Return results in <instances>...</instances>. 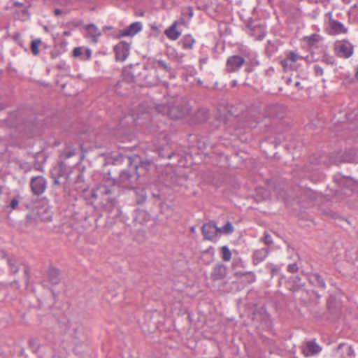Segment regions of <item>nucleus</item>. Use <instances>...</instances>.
I'll return each mask as SVG.
<instances>
[{"label":"nucleus","mask_w":358,"mask_h":358,"mask_svg":"<svg viewBox=\"0 0 358 358\" xmlns=\"http://www.w3.org/2000/svg\"><path fill=\"white\" fill-rule=\"evenodd\" d=\"M118 191L119 188L114 181L108 180L94 189L92 192V197L95 199L104 209L108 211L117 209L119 212L117 200Z\"/></svg>","instance_id":"1"},{"label":"nucleus","mask_w":358,"mask_h":358,"mask_svg":"<svg viewBox=\"0 0 358 358\" xmlns=\"http://www.w3.org/2000/svg\"><path fill=\"white\" fill-rule=\"evenodd\" d=\"M155 110L163 115H166L173 120L181 119L189 113V107L187 103L182 98L171 100L166 104H157Z\"/></svg>","instance_id":"2"},{"label":"nucleus","mask_w":358,"mask_h":358,"mask_svg":"<svg viewBox=\"0 0 358 358\" xmlns=\"http://www.w3.org/2000/svg\"><path fill=\"white\" fill-rule=\"evenodd\" d=\"M140 173H143L136 171L132 165L129 164V167L120 173L118 182L125 188L134 189L137 185Z\"/></svg>","instance_id":"3"},{"label":"nucleus","mask_w":358,"mask_h":358,"mask_svg":"<svg viewBox=\"0 0 358 358\" xmlns=\"http://www.w3.org/2000/svg\"><path fill=\"white\" fill-rule=\"evenodd\" d=\"M145 70V66L140 63L130 64L123 69L122 76L127 83H136L141 79V74Z\"/></svg>","instance_id":"4"},{"label":"nucleus","mask_w":358,"mask_h":358,"mask_svg":"<svg viewBox=\"0 0 358 358\" xmlns=\"http://www.w3.org/2000/svg\"><path fill=\"white\" fill-rule=\"evenodd\" d=\"M128 164L132 165L134 169L138 172H142L141 175L145 174L153 164L150 159H143L139 155H134L127 158Z\"/></svg>","instance_id":"5"},{"label":"nucleus","mask_w":358,"mask_h":358,"mask_svg":"<svg viewBox=\"0 0 358 358\" xmlns=\"http://www.w3.org/2000/svg\"><path fill=\"white\" fill-rule=\"evenodd\" d=\"M245 59L239 55H234L227 57L225 64V71L231 73H237L245 64Z\"/></svg>","instance_id":"6"},{"label":"nucleus","mask_w":358,"mask_h":358,"mask_svg":"<svg viewBox=\"0 0 358 358\" xmlns=\"http://www.w3.org/2000/svg\"><path fill=\"white\" fill-rule=\"evenodd\" d=\"M30 187L33 194L41 196L46 189L47 180L41 176L33 177L30 181Z\"/></svg>","instance_id":"7"},{"label":"nucleus","mask_w":358,"mask_h":358,"mask_svg":"<svg viewBox=\"0 0 358 358\" xmlns=\"http://www.w3.org/2000/svg\"><path fill=\"white\" fill-rule=\"evenodd\" d=\"M113 50L115 55V60L124 62L129 55L130 44L122 41L114 46Z\"/></svg>","instance_id":"8"},{"label":"nucleus","mask_w":358,"mask_h":358,"mask_svg":"<svg viewBox=\"0 0 358 358\" xmlns=\"http://www.w3.org/2000/svg\"><path fill=\"white\" fill-rule=\"evenodd\" d=\"M334 180L339 187L346 188L351 192L355 191L358 186L357 181L350 177H345L341 174L335 176Z\"/></svg>","instance_id":"9"},{"label":"nucleus","mask_w":358,"mask_h":358,"mask_svg":"<svg viewBox=\"0 0 358 358\" xmlns=\"http://www.w3.org/2000/svg\"><path fill=\"white\" fill-rule=\"evenodd\" d=\"M203 239L213 241L218 234V227L215 222H209L203 224L201 227Z\"/></svg>","instance_id":"10"},{"label":"nucleus","mask_w":358,"mask_h":358,"mask_svg":"<svg viewBox=\"0 0 358 358\" xmlns=\"http://www.w3.org/2000/svg\"><path fill=\"white\" fill-rule=\"evenodd\" d=\"M306 278L308 282L314 287H318L324 290L327 288V285L322 275L316 272H309L306 273Z\"/></svg>","instance_id":"11"},{"label":"nucleus","mask_w":358,"mask_h":358,"mask_svg":"<svg viewBox=\"0 0 358 358\" xmlns=\"http://www.w3.org/2000/svg\"><path fill=\"white\" fill-rule=\"evenodd\" d=\"M336 49L340 57L349 58L353 53V45L346 41L336 44Z\"/></svg>","instance_id":"12"},{"label":"nucleus","mask_w":358,"mask_h":358,"mask_svg":"<svg viewBox=\"0 0 358 358\" xmlns=\"http://www.w3.org/2000/svg\"><path fill=\"white\" fill-rule=\"evenodd\" d=\"M143 29V24L141 22H135L127 27L125 29L119 31L120 37L134 36Z\"/></svg>","instance_id":"13"},{"label":"nucleus","mask_w":358,"mask_h":358,"mask_svg":"<svg viewBox=\"0 0 358 358\" xmlns=\"http://www.w3.org/2000/svg\"><path fill=\"white\" fill-rule=\"evenodd\" d=\"M68 334L75 340L81 341L83 338V328L80 323L69 322Z\"/></svg>","instance_id":"14"},{"label":"nucleus","mask_w":358,"mask_h":358,"mask_svg":"<svg viewBox=\"0 0 358 358\" xmlns=\"http://www.w3.org/2000/svg\"><path fill=\"white\" fill-rule=\"evenodd\" d=\"M321 350V347L316 343L315 340L306 342V345L302 350L303 354L306 357L317 355L320 352Z\"/></svg>","instance_id":"15"},{"label":"nucleus","mask_w":358,"mask_h":358,"mask_svg":"<svg viewBox=\"0 0 358 358\" xmlns=\"http://www.w3.org/2000/svg\"><path fill=\"white\" fill-rule=\"evenodd\" d=\"M287 287L292 292L299 291L304 285L302 278L299 275L291 276L286 282Z\"/></svg>","instance_id":"16"},{"label":"nucleus","mask_w":358,"mask_h":358,"mask_svg":"<svg viewBox=\"0 0 358 358\" xmlns=\"http://www.w3.org/2000/svg\"><path fill=\"white\" fill-rule=\"evenodd\" d=\"M248 28L252 31V34L259 41L262 40L266 35L265 26L261 24H256L253 22L248 24Z\"/></svg>","instance_id":"17"},{"label":"nucleus","mask_w":358,"mask_h":358,"mask_svg":"<svg viewBox=\"0 0 358 358\" xmlns=\"http://www.w3.org/2000/svg\"><path fill=\"white\" fill-rule=\"evenodd\" d=\"M227 275V267L223 264H218L215 266L211 273L210 278L214 280H219L224 278Z\"/></svg>","instance_id":"18"},{"label":"nucleus","mask_w":358,"mask_h":358,"mask_svg":"<svg viewBox=\"0 0 358 358\" xmlns=\"http://www.w3.org/2000/svg\"><path fill=\"white\" fill-rule=\"evenodd\" d=\"M269 254V250L268 248H261L255 250L252 255V264L256 266L260 262L264 261Z\"/></svg>","instance_id":"19"},{"label":"nucleus","mask_w":358,"mask_h":358,"mask_svg":"<svg viewBox=\"0 0 358 358\" xmlns=\"http://www.w3.org/2000/svg\"><path fill=\"white\" fill-rule=\"evenodd\" d=\"M157 152L159 157L162 159H172L173 158L179 159L180 157L179 155L173 151L169 145L162 148H159L157 149ZM177 160L178 161V159Z\"/></svg>","instance_id":"20"},{"label":"nucleus","mask_w":358,"mask_h":358,"mask_svg":"<svg viewBox=\"0 0 358 358\" xmlns=\"http://www.w3.org/2000/svg\"><path fill=\"white\" fill-rule=\"evenodd\" d=\"M329 28L331 34H346L348 31V29L342 22L335 20H329Z\"/></svg>","instance_id":"21"},{"label":"nucleus","mask_w":358,"mask_h":358,"mask_svg":"<svg viewBox=\"0 0 358 358\" xmlns=\"http://www.w3.org/2000/svg\"><path fill=\"white\" fill-rule=\"evenodd\" d=\"M322 38L317 34L303 37V41L306 43L310 49H317L320 46Z\"/></svg>","instance_id":"22"},{"label":"nucleus","mask_w":358,"mask_h":358,"mask_svg":"<svg viewBox=\"0 0 358 358\" xmlns=\"http://www.w3.org/2000/svg\"><path fill=\"white\" fill-rule=\"evenodd\" d=\"M338 352L342 358H352L355 355V352L352 346L348 345L345 343H341L338 345Z\"/></svg>","instance_id":"23"},{"label":"nucleus","mask_w":358,"mask_h":358,"mask_svg":"<svg viewBox=\"0 0 358 358\" xmlns=\"http://www.w3.org/2000/svg\"><path fill=\"white\" fill-rule=\"evenodd\" d=\"M49 281L52 285H58L60 282V271L56 267H50L47 273Z\"/></svg>","instance_id":"24"},{"label":"nucleus","mask_w":358,"mask_h":358,"mask_svg":"<svg viewBox=\"0 0 358 358\" xmlns=\"http://www.w3.org/2000/svg\"><path fill=\"white\" fill-rule=\"evenodd\" d=\"M86 30L88 36L92 38V41L96 43L98 38L101 36L99 29L94 24H90L86 26Z\"/></svg>","instance_id":"25"},{"label":"nucleus","mask_w":358,"mask_h":358,"mask_svg":"<svg viewBox=\"0 0 358 358\" xmlns=\"http://www.w3.org/2000/svg\"><path fill=\"white\" fill-rule=\"evenodd\" d=\"M177 22H174L173 24L169 27V29L165 30L166 36L171 40L175 41L177 40L180 36V32L178 31L176 29Z\"/></svg>","instance_id":"26"},{"label":"nucleus","mask_w":358,"mask_h":358,"mask_svg":"<svg viewBox=\"0 0 358 358\" xmlns=\"http://www.w3.org/2000/svg\"><path fill=\"white\" fill-rule=\"evenodd\" d=\"M7 264L10 268V272L13 274H16L19 271V261L18 259L14 257H6Z\"/></svg>","instance_id":"27"},{"label":"nucleus","mask_w":358,"mask_h":358,"mask_svg":"<svg viewBox=\"0 0 358 358\" xmlns=\"http://www.w3.org/2000/svg\"><path fill=\"white\" fill-rule=\"evenodd\" d=\"M194 39L189 34L185 35L179 42L183 49L191 50L194 43Z\"/></svg>","instance_id":"28"},{"label":"nucleus","mask_w":358,"mask_h":358,"mask_svg":"<svg viewBox=\"0 0 358 358\" xmlns=\"http://www.w3.org/2000/svg\"><path fill=\"white\" fill-rule=\"evenodd\" d=\"M234 231V227L230 221H227V223L222 227H218V234L229 235Z\"/></svg>","instance_id":"29"},{"label":"nucleus","mask_w":358,"mask_h":358,"mask_svg":"<svg viewBox=\"0 0 358 358\" xmlns=\"http://www.w3.org/2000/svg\"><path fill=\"white\" fill-rule=\"evenodd\" d=\"M260 320L262 323V329H264L271 327L272 322L270 315L266 312H264L260 315Z\"/></svg>","instance_id":"30"},{"label":"nucleus","mask_w":358,"mask_h":358,"mask_svg":"<svg viewBox=\"0 0 358 358\" xmlns=\"http://www.w3.org/2000/svg\"><path fill=\"white\" fill-rule=\"evenodd\" d=\"M20 199L21 196L20 195H17L11 198L9 203L6 206V208H9L12 210L17 209Z\"/></svg>","instance_id":"31"},{"label":"nucleus","mask_w":358,"mask_h":358,"mask_svg":"<svg viewBox=\"0 0 358 358\" xmlns=\"http://www.w3.org/2000/svg\"><path fill=\"white\" fill-rule=\"evenodd\" d=\"M222 258L224 262H229L231 258V252L227 245H224L221 248Z\"/></svg>","instance_id":"32"},{"label":"nucleus","mask_w":358,"mask_h":358,"mask_svg":"<svg viewBox=\"0 0 358 358\" xmlns=\"http://www.w3.org/2000/svg\"><path fill=\"white\" fill-rule=\"evenodd\" d=\"M41 43V41L39 38L34 39L31 43V50L33 55H37L39 53L38 47Z\"/></svg>","instance_id":"33"},{"label":"nucleus","mask_w":358,"mask_h":358,"mask_svg":"<svg viewBox=\"0 0 358 358\" xmlns=\"http://www.w3.org/2000/svg\"><path fill=\"white\" fill-rule=\"evenodd\" d=\"M66 166L63 162H60L58 164L57 171L59 177H62V176H66V179L69 178V176L66 175Z\"/></svg>","instance_id":"34"},{"label":"nucleus","mask_w":358,"mask_h":358,"mask_svg":"<svg viewBox=\"0 0 358 358\" xmlns=\"http://www.w3.org/2000/svg\"><path fill=\"white\" fill-rule=\"evenodd\" d=\"M322 62L325 63L327 65H334L336 64V60L334 57L331 55H329L327 53H324L322 57Z\"/></svg>","instance_id":"35"},{"label":"nucleus","mask_w":358,"mask_h":358,"mask_svg":"<svg viewBox=\"0 0 358 358\" xmlns=\"http://www.w3.org/2000/svg\"><path fill=\"white\" fill-rule=\"evenodd\" d=\"M266 267L270 270L272 277L277 275L280 271V267L272 263L266 264Z\"/></svg>","instance_id":"36"},{"label":"nucleus","mask_w":358,"mask_h":358,"mask_svg":"<svg viewBox=\"0 0 358 358\" xmlns=\"http://www.w3.org/2000/svg\"><path fill=\"white\" fill-rule=\"evenodd\" d=\"M156 64L157 65V67L159 69H162L164 70L165 71L168 72L169 73H171V68L170 66H169L166 62L162 59H159L156 62Z\"/></svg>","instance_id":"37"},{"label":"nucleus","mask_w":358,"mask_h":358,"mask_svg":"<svg viewBox=\"0 0 358 358\" xmlns=\"http://www.w3.org/2000/svg\"><path fill=\"white\" fill-rule=\"evenodd\" d=\"M277 49L275 46L271 43V41H267V45L265 48V51L268 56H271L276 52Z\"/></svg>","instance_id":"38"},{"label":"nucleus","mask_w":358,"mask_h":358,"mask_svg":"<svg viewBox=\"0 0 358 358\" xmlns=\"http://www.w3.org/2000/svg\"><path fill=\"white\" fill-rule=\"evenodd\" d=\"M288 61H291L292 62H296L299 59H300V56L296 55L294 52L290 50L287 53V58Z\"/></svg>","instance_id":"39"},{"label":"nucleus","mask_w":358,"mask_h":358,"mask_svg":"<svg viewBox=\"0 0 358 358\" xmlns=\"http://www.w3.org/2000/svg\"><path fill=\"white\" fill-rule=\"evenodd\" d=\"M29 345L30 348L34 352L37 351L41 345L40 343H38V340L36 338L30 339Z\"/></svg>","instance_id":"40"},{"label":"nucleus","mask_w":358,"mask_h":358,"mask_svg":"<svg viewBox=\"0 0 358 358\" xmlns=\"http://www.w3.org/2000/svg\"><path fill=\"white\" fill-rule=\"evenodd\" d=\"M261 241L265 245H270L273 244V240L270 234L265 233L264 236L261 238Z\"/></svg>","instance_id":"41"},{"label":"nucleus","mask_w":358,"mask_h":358,"mask_svg":"<svg viewBox=\"0 0 358 358\" xmlns=\"http://www.w3.org/2000/svg\"><path fill=\"white\" fill-rule=\"evenodd\" d=\"M73 55L76 57L84 56V49L81 47H76L73 50Z\"/></svg>","instance_id":"42"},{"label":"nucleus","mask_w":358,"mask_h":358,"mask_svg":"<svg viewBox=\"0 0 358 358\" xmlns=\"http://www.w3.org/2000/svg\"><path fill=\"white\" fill-rule=\"evenodd\" d=\"M299 271V266L296 263L289 264L287 266V271L292 273H296Z\"/></svg>","instance_id":"43"},{"label":"nucleus","mask_w":358,"mask_h":358,"mask_svg":"<svg viewBox=\"0 0 358 358\" xmlns=\"http://www.w3.org/2000/svg\"><path fill=\"white\" fill-rule=\"evenodd\" d=\"M314 73L316 76H321L324 73L323 69L319 65H315L314 67Z\"/></svg>","instance_id":"44"},{"label":"nucleus","mask_w":358,"mask_h":358,"mask_svg":"<svg viewBox=\"0 0 358 358\" xmlns=\"http://www.w3.org/2000/svg\"><path fill=\"white\" fill-rule=\"evenodd\" d=\"M84 55H85V57H83V59L87 60V59H90L91 55H92L91 50L90 48L84 49Z\"/></svg>","instance_id":"45"},{"label":"nucleus","mask_w":358,"mask_h":358,"mask_svg":"<svg viewBox=\"0 0 358 358\" xmlns=\"http://www.w3.org/2000/svg\"><path fill=\"white\" fill-rule=\"evenodd\" d=\"M243 275H249L251 276V279L248 280L249 283H252L256 280V275L252 271H248L243 273Z\"/></svg>","instance_id":"46"},{"label":"nucleus","mask_w":358,"mask_h":358,"mask_svg":"<svg viewBox=\"0 0 358 358\" xmlns=\"http://www.w3.org/2000/svg\"><path fill=\"white\" fill-rule=\"evenodd\" d=\"M84 181H85V178H84L83 173H79L76 177V180L75 182H76V184L78 185L80 183H83Z\"/></svg>","instance_id":"47"},{"label":"nucleus","mask_w":358,"mask_h":358,"mask_svg":"<svg viewBox=\"0 0 358 358\" xmlns=\"http://www.w3.org/2000/svg\"><path fill=\"white\" fill-rule=\"evenodd\" d=\"M245 72L250 73L254 71L255 67L252 65H251L250 63L245 62Z\"/></svg>","instance_id":"48"},{"label":"nucleus","mask_w":358,"mask_h":358,"mask_svg":"<svg viewBox=\"0 0 358 358\" xmlns=\"http://www.w3.org/2000/svg\"><path fill=\"white\" fill-rule=\"evenodd\" d=\"M310 1L314 3H322L326 6L330 3L331 0H310Z\"/></svg>","instance_id":"49"},{"label":"nucleus","mask_w":358,"mask_h":358,"mask_svg":"<svg viewBox=\"0 0 358 358\" xmlns=\"http://www.w3.org/2000/svg\"><path fill=\"white\" fill-rule=\"evenodd\" d=\"M187 15L189 18L192 17L193 15H194V11H193V8L191 6H189L187 8Z\"/></svg>","instance_id":"50"},{"label":"nucleus","mask_w":358,"mask_h":358,"mask_svg":"<svg viewBox=\"0 0 358 358\" xmlns=\"http://www.w3.org/2000/svg\"><path fill=\"white\" fill-rule=\"evenodd\" d=\"M280 64L284 69H287L288 66V60L287 59L282 60Z\"/></svg>","instance_id":"51"},{"label":"nucleus","mask_w":358,"mask_h":358,"mask_svg":"<svg viewBox=\"0 0 358 358\" xmlns=\"http://www.w3.org/2000/svg\"><path fill=\"white\" fill-rule=\"evenodd\" d=\"M251 65H252L255 68L259 66V62L257 59H253L249 62Z\"/></svg>","instance_id":"52"},{"label":"nucleus","mask_w":358,"mask_h":358,"mask_svg":"<svg viewBox=\"0 0 358 358\" xmlns=\"http://www.w3.org/2000/svg\"><path fill=\"white\" fill-rule=\"evenodd\" d=\"M54 13L56 16L61 15L62 14V10L59 8H55L54 10Z\"/></svg>","instance_id":"53"},{"label":"nucleus","mask_w":358,"mask_h":358,"mask_svg":"<svg viewBox=\"0 0 358 358\" xmlns=\"http://www.w3.org/2000/svg\"><path fill=\"white\" fill-rule=\"evenodd\" d=\"M74 154H75V153H74V152H73V151H69V152H66V158H70V157H71L72 156H73V155H74Z\"/></svg>","instance_id":"54"},{"label":"nucleus","mask_w":358,"mask_h":358,"mask_svg":"<svg viewBox=\"0 0 358 358\" xmlns=\"http://www.w3.org/2000/svg\"><path fill=\"white\" fill-rule=\"evenodd\" d=\"M300 59H304V60H306L307 62H310V57H309V56H307V57H302V56H300Z\"/></svg>","instance_id":"55"},{"label":"nucleus","mask_w":358,"mask_h":358,"mask_svg":"<svg viewBox=\"0 0 358 358\" xmlns=\"http://www.w3.org/2000/svg\"><path fill=\"white\" fill-rule=\"evenodd\" d=\"M294 86L296 87H298L299 89H302V87L301 86V83L299 81L295 83Z\"/></svg>","instance_id":"56"},{"label":"nucleus","mask_w":358,"mask_h":358,"mask_svg":"<svg viewBox=\"0 0 358 358\" xmlns=\"http://www.w3.org/2000/svg\"><path fill=\"white\" fill-rule=\"evenodd\" d=\"M59 176L57 177H56L55 179H54V184H59Z\"/></svg>","instance_id":"57"},{"label":"nucleus","mask_w":358,"mask_h":358,"mask_svg":"<svg viewBox=\"0 0 358 358\" xmlns=\"http://www.w3.org/2000/svg\"><path fill=\"white\" fill-rule=\"evenodd\" d=\"M207 61H208V58L207 57L206 58H202V59H200V62L201 63H206Z\"/></svg>","instance_id":"58"},{"label":"nucleus","mask_w":358,"mask_h":358,"mask_svg":"<svg viewBox=\"0 0 358 358\" xmlns=\"http://www.w3.org/2000/svg\"><path fill=\"white\" fill-rule=\"evenodd\" d=\"M63 34H64V36H70L71 33H70V31H64V33H63Z\"/></svg>","instance_id":"59"},{"label":"nucleus","mask_w":358,"mask_h":358,"mask_svg":"<svg viewBox=\"0 0 358 358\" xmlns=\"http://www.w3.org/2000/svg\"><path fill=\"white\" fill-rule=\"evenodd\" d=\"M169 78H175L176 76L173 74V73L171 71V73H169Z\"/></svg>","instance_id":"60"},{"label":"nucleus","mask_w":358,"mask_h":358,"mask_svg":"<svg viewBox=\"0 0 358 358\" xmlns=\"http://www.w3.org/2000/svg\"><path fill=\"white\" fill-rule=\"evenodd\" d=\"M342 1L345 3L348 4L352 1V0H342Z\"/></svg>","instance_id":"61"},{"label":"nucleus","mask_w":358,"mask_h":358,"mask_svg":"<svg viewBox=\"0 0 358 358\" xmlns=\"http://www.w3.org/2000/svg\"><path fill=\"white\" fill-rule=\"evenodd\" d=\"M237 85V81L236 80L232 81V86H236Z\"/></svg>","instance_id":"62"},{"label":"nucleus","mask_w":358,"mask_h":358,"mask_svg":"<svg viewBox=\"0 0 358 358\" xmlns=\"http://www.w3.org/2000/svg\"><path fill=\"white\" fill-rule=\"evenodd\" d=\"M166 186L173 187V182H167V183H166Z\"/></svg>","instance_id":"63"},{"label":"nucleus","mask_w":358,"mask_h":358,"mask_svg":"<svg viewBox=\"0 0 358 358\" xmlns=\"http://www.w3.org/2000/svg\"><path fill=\"white\" fill-rule=\"evenodd\" d=\"M355 76H356V78H358V66L356 68Z\"/></svg>","instance_id":"64"}]
</instances>
